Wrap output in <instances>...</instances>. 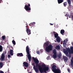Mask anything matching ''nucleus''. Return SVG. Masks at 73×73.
Listing matches in <instances>:
<instances>
[{
    "label": "nucleus",
    "instance_id": "nucleus-33",
    "mask_svg": "<svg viewBox=\"0 0 73 73\" xmlns=\"http://www.w3.org/2000/svg\"><path fill=\"white\" fill-rule=\"evenodd\" d=\"M65 16H66V17H69V15L68 14H66L65 15Z\"/></svg>",
    "mask_w": 73,
    "mask_h": 73
},
{
    "label": "nucleus",
    "instance_id": "nucleus-25",
    "mask_svg": "<svg viewBox=\"0 0 73 73\" xmlns=\"http://www.w3.org/2000/svg\"><path fill=\"white\" fill-rule=\"evenodd\" d=\"M53 57L54 58H57V54H54L53 55Z\"/></svg>",
    "mask_w": 73,
    "mask_h": 73
},
{
    "label": "nucleus",
    "instance_id": "nucleus-6",
    "mask_svg": "<svg viewBox=\"0 0 73 73\" xmlns=\"http://www.w3.org/2000/svg\"><path fill=\"white\" fill-rule=\"evenodd\" d=\"M5 54H6V52L5 51L4 52V53L3 52L1 57L0 60L2 61H3L4 59V57H5Z\"/></svg>",
    "mask_w": 73,
    "mask_h": 73
},
{
    "label": "nucleus",
    "instance_id": "nucleus-31",
    "mask_svg": "<svg viewBox=\"0 0 73 73\" xmlns=\"http://www.w3.org/2000/svg\"><path fill=\"white\" fill-rule=\"evenodd\" d=\"M61 54H59L58 55V57L59 58H61Z\"/></svg>",
    "mask_w": 73,
    "mask_h": 73
},
{
    "label": "nucleus",
    "instance_id": "nucleus-23",
    "mask_svg": "<svg viewBox=\"0 0 73 73\" xmlns=\"http://www.w3.org/2000/svg\"><path fill=\"white\" fill-rule=\"evenodd\" d=\"M55 48L56 49H58V50L60 49V46L59 45L56 46L55 47Z\"/></svg>",
    "mask_w": 73,
    "mask_h": 73
},
{
    "label": "nucleus",
    "instance_id": "nucleus-1",
    "mask_svg": "<svg viewBox=\"0 0 73 73\" xmlns=\"http://www.w3.org/2000/svg\"><path fill=\"white\" fill-rule=\"evenodd\" d=\"M39 70L41 73H46V71H48L49 69V67L46 66L45 64H42L41 65L38 66Z\"/></svg>",
    "mask_w": 73,
    "mask_h": 73
},
{
    "label": "nucleus",
    "instance_id": "nucleus-21",
    "mask_svg": "<svg viewBox=\"0 0 73 73\" xmlns=\"http://www.w3.org/2000/svg\"><path fill=\"white\" fill-rule=\"evenodd\" d=\"M3 46L1 45H0V52H1L3 51Z\"/></svg>",
    "mask_w": 73,
    "mask_h": 73
},
{
    "label": "nucleus",
    "instance_id": "nucleus-49",
    "mask_svg": "<svg viewBox=\"0 0 73 73\" xmlns=\"http://www.w3.org/2000/svg\"><path fill=\"white\" fill-rule=\"evenodd\" d=\"M29 73H31V72H29Z\"/></svg>",
    "mask_w": 73,
    "mask_h": 73
},
{
    "label": "nucleus",
    "instance_id": "nucleus-27",
    "mask_svg": "<svg viewBox=\"0 0 73 73\" xmlns=\"http://www.w3.org/2000/svg\"><path fill=\"white\" fill-rule=\"evenodd\" d=\"M65 54H66V55L67 57H69V55L68 54V52H67V51H66V52H64Z\"/></svg>",
    "mask_w": 73,
    "mask_h": 73
},
{
    "label": "nucleus",
    "instance_id": "nucleus-53",
    "mask_svg": "<svg viewBox=\"0 0 73 73\" xmlns=\"http://www.w3.org/2000/svg\"><path fill=\"white\" fill-rule=\"evenodd\" d=\"M8 70L9 71V70Z\"/></svg>",
    "mask_w": 73,
    "mask_h": 73
},
{
    "label": "nucleus",
    "instance_id": "nucleus-17",
    "mask_svg": "<svg viewBox=\"0 0 73 73\" xmlns=\"http://www.w3.org/2000/svg\"><path fill=\"white\" fill-rule=\"evenodd\" d=\"M35 22L32 23H30L29 24V25L30 26H33V27L34 26V25H35Z\"/></svg>",
    "mask_w": 73,
    "mask_h": 73
},
{
    "label": "nucleus",
    "instance_id": "nucleus-48",
    "mask_svg": "<svg viewBox=\"0 0 73 73\" xmlns=\"http://www.w3.org/2000/svg\"><path fill=\"white\" fill-rule=\"evenodd\" d=\"M69 18H70V16H69Z\"/></svg>",
    "mask_w": 73,
    "mask_h": 73
},
{
    "label": "nucleus",
    "instance_id": "nucleus-44",
    "mask_svg": "<svg viewBox=\"0 0 73 73\" xmlns=\"http://www.w3.org/2000/svg\"><path fill=\"white\" fill-rule=\"evenodd\" d=\"M68 57H69V58H70V57H71V55H69Z\"/></svg>",
    "mask_w": 73,
    "mask_h": 73
},
{
    "label": "nucleus",
    "instance_id": "nucleus-24",
    "mask_svg": "<svg viewBox=\"0 0 73 73\" xmlns=\"http://www.w3.org/2000/svg\"><path fill=\"white\" fill-rule=\"evenodd\" d=\"M68 4V3H67V2H64L63 3V5L65 7H66V5Z\"/></svg>",
    "mask_w": 73,
    "mask_h": 73
},
{
    "label": "nucleus",
    "instance_id": "nucleus-47",
    "mask_svg": "<svg viewBox=\"0 0 73 73\" xmlns=\"http://www.w3.org/2000/svg\"><path fill=\"white\" fill-rule=\"evenodd\" d=\"M27 69V68H25V69Z\"/></svg>",
    "mask_w": 73,
    "mask_h": 73
},
{
    "label": "nucleus",
    "instance_id": "nucleus-45",
    "mask_svg": "<svg viewBox=\"0 0 73 73\" xmlns=\"http://www.w3.org/2000/svg\"><path fill=\"white\" fill-rule=\"evenodd\" d=\"M37 72H38V70H37Z\"/></svg>",
    "mask_w": 73,
    "mask_h": 73
},
{
    "label": "nucleus",
    "instance_id": "nucleus-18",
    "mask_svg": "<svg viewBox=\"0 0 73 73\" xmlns=\"http://www.w3.org/2000/svg\"><path fill=\"white\" fill-rule=\"evenodd\" d=\"M17 56H20V57H22L23 56V54L22 53H19L17 54Z\"/></svg>",
    "mask_w": 73,
    "mask_h": 73
},
{
    "label": "nucleus",
    "instance_id": "nucleus-42",
    "mask_svg": "<svg viewBox=\"0 0 73 73\" xmlns=\"http://www.w3.org/2000/svg\"><path fill=\"white\" fill-rule=\"evenodd\" d=\"M3 3V1H0V3Z\"/></svg>",
    "mask_w": 73,
    "mask_h": 73
},
{
    "label": "nucleus",
    "instance_id": "nucleus-20",
    "mask_svg": "<svg viewBox=\"0 0 73 73\" xmlns=\"http://www.w3.org/2000/svg\"><path fill=\"white\" fill-rule=\"evenodd\" d=\"M64 33H65V31H64V29L61 30L60 31V33L62 35H63V34H64Z\"/></svg>",
    "mask_w": 73,
    "mask_h": 73
},
{
    "label": "nucleus",
    "instance_id": "nucleus-7",
    "mask_svg": "<svg viewBox=\"0 0 73 73\" xmlns=\"http://www.w3.org/2000/svg\"><path fill=\"white\" fill-rule=\"evenodd\" d=\"M66 52H69L70 54H71V50L70 49V48L69 47H68V48H66V51H64V53H66Z\"/></svg>",
    "mask_w": 73,
    "mask_h": 73
},
{
    "label": "nucleus",
    "instance_id": "nucleus-30",
    "mask_svg": "<svg viewBox=\"0 0 73 73\" xmlns=\"http://www.w3.org/2000/svg\"><path fill=\"white\" fill-rule=\"evenodd\" d=\"M2 37L3 40H5V39L6 38V37H5V36H2Z\"/></svg>",
    "mask_w": 73,
    "mask_h": 73
},
{
    "label": "nucleus",
    "instance_id": "nucleus-19",
    "mask_svg": "<svg viewBox=\"0 0 73 73\" xmlns=\"http://www.w3.org/2000/svg\"><path fill=\"white\" fill-rule=\"evenodd\" d=\"M58 4L62 3V2H64L63 0H58Z\"/></svg>",
    "mask_w": 73,
    "mask_h": 73
},
{
    "label": "nucleus",
    "instance_id": "nucleus-34",
    "mask_svg": "<svg viewBox=\"0 0 73 73\" xmlns=\"http://www.w3.org/2000/svg\"><path fill=\"white\" fill-rule=\"evenodd\" d=\"M63 44H66V41L65 40H64V41H63Z\"/></svg>",
    "mask_w": 73,
    "mask_h": 73
},
{
    "label": "nucleus",
    "instance_id": "nucleus-28",
    "mask_svg": "<svg viewBox=\"0 0 73 73\" xmlns=\"http://www.w3.org/2000/svg\"><path fill=\"white\" fill-rule=\"evenodd\" d=\"M12 42L13 44V45H16V42H15V41L14 40H12Z\"/></svg>",
    "mask_w": 73,
    "mask_h": 73
},
{
    "label": "nucleus",
    "instance_id": "nucleus-16",
    "mask_svg": "<svg viewBox=\"0 0 73 73\" xmlns=\"http://www.w3.org/2000/svg\"><path fill=\"white\" fill-rule=\"evenodd\" d=\"M13 50L11 49L10 50L9 54L11 55V56H13Z\"/></svg>",
    "mask_w": 73,
    "mask_h": 73
},
{
    "label": "nucleus",
    "instance_id": "nucleus-41",
    "mask_svg": "<svg viewBox=\"0 0 73 73\" xmlns=\"http://www.w3.org/2000/svg\"><path fill=\"white\" fill-rule=\"evenodd\" d=\"M50 25H53V24L52 23H50Z\"/></svg>",
    "mask_w": 73,
    "mask_h": 73
},
{
    "label": "nucleus",
    "instance_id": "nucleus-2",
    "mask_svg": "<svg viewBox=\"0 0 73 73\" xmlns=\"http://www.w3.org/2000/svg\"><path fill=\"white\" fill-rule=\"evenodd\" d=\"M45 45L46 46L45 49V51L46 52H49L50 50H52L53 49V46L50 44L49 45V43H47L45 44Z\"/></svg>",
    "mask_w": 73,
    "mask_h": 73
},
{
    "label": "nucleus",
    "instance_id": "nucleus-52",
    "mask_svg": "<svg viewBox=\"0 0 73 73\" xmlns=\"http://www.w3.org/2000/svg\"><path fill=\"white\" fill-rule=\"evenodd\" d=\"M8 70L9 71V70Z\"/></svg>",
    "mask_w": 73,
    "mask_h": 73
},
{
    "label": "nucleus",
    "instance_id": "nucleus-4",
    "mask_svg": "<svg viewBox=\"0 0 73 73\" xmlns=\"http://www.w3.org/2000/svg\"><path fill=\"white\" fill-rule=\"evenodd\" d=\"M25 5L24 7V9H25L27 12H30L31 11H30L31 10V8L30 7V6H31L30 4L29 3L28 5H27L28 3H27V2H26L25 3Z\"/></svg>",
    "mask_w": 73,
    "mask_h": 73
},
{
    "label": "nucleus",
    "instance_id": "nucleus-51",
    "mask_svg": "<svg viewBox=\"0 0 73 73\" xmlns=\"http://www.w3.org/2000/svg\"><path fill=\"white\" fill-rule=\"evenodd\" d=\"M26 27H27V26H26Z\"/></svg>",
    "mask_w": 73,
    "mask_h": 73
},
{
    "label": "nucleus",
    "instance_id": "nucleus-14",
    "mask_svg": "<svg viewBox=\"0 0 73 73\" xmlns=\"http://www.w3.org/2000/svg\"><path fill=\"white\" fill-rule=\"evenodd\" d=\"M70 62H71V66L72 68H73V56L72 58V59L70 60Z\"/></svg>",
    "mask_w": 73,
    "mask_h": 73
},
{
    "label": "nucleus",
    "instance_id": "nucleus-37",
    "mask_svg": "<svg viewBox=\"0 0 73 73\" xmlns=\"http://www.w3.org/2000/svg\"><path fill=\"white\" fill-rule=\"evenodd\" d=\"M8 58H10V57H11V55H8Z\"/></svg>",
    "mask_w": 73,
    "mask_h": 73
},
{
    "label": "nucleus",
    "instance_id": "nucleus-22",
    "mask_svg": "<svg viewBox=\"0 0 73 73\" xmlns=\"http://www.w3.org/2000/svg\"><path fill=\"white\" fill-rule=\"evenodd\" d=\"M3 66V64L1 62H0V68H2Z\"/></svg>",
    "mask_w": 73,
    "mask_h": 73
},
{
    "label": "nucleus",
    "instance_id": "nucleus-43",
    "mask_svg": "<svg viewBox=\"0 0 73 73\" xmlns=\"http://www.w3.org/2000/svg\"><path fill=\"white\" fill-rule=\"evenodd\" d=\"M66 40L67 42H68V39L66 38Z\"/></svg>",
    "mask_w": 73,
    "mask_h": 73
},
{
    "label": "nucleus",
    "instance_id": "nucleus-40",
    "mask_svg": "<svg viewBox=\"0 0 73 73\" xmlns=\"http://www.w3.org/2000/svg\"><path fill=\"white\" fill-rule=\"evenodd\" d=\"M40 51L41 52H44V50H43L42 49Z\"/></svg>",
    "mask_w": 73,
    "mask_h": 73
},
{
    "label": "nucleus",
    "instance_id": "nucleus-50",
    "mask_svg": "<svg viewBox=\"0 0 73 73\" xmlns=\"http://www.w3.org/2000/svg\"><path fill=\"white\" fill-rule=\"evenodd\" d=\"M24 41H25V39H24Z\"/></svg>",
    "mask_w": 73,
    "mask_h": 73
},
{
    "label": "nucleus",
    "instance_id": "nucleus-39",
    "mask_svg": "<svg viewBox=\"0 0 73 73\" xmlns=\"http://www.w3.org/2000/svg\"><path fill=\"white\" fill-rule=\"evenodd\" d=\"M0 73H4V72H3V71H1V70L0 71Z\"/></svg>",
    "mask_w": 73,
    "mask_h": 73
},
{
    "label": "nucleus",
    "instance_id": "nucleus-36",
    "mask_svg": "<svg viewBox=\"0 0 73 73\" xmlns=\"http://www.w3.org/2000/svg\"><path fill=\"white\" fill-rule=\"evenodd\" d=\"M37 53L38 54H40V52L38 51H37Z\"/></svg>",
    "mask_w": 73,
    "mask_h": 73
},
{
    "label": "nucleus",
    "instance_id": "nucleus-15",
    "mask_svg": "<svg viewBox=\"0 0 73 73\" xmlns=\"http://www.w3.org/2000/svg\"><path fill=\"white\" fill-rule=\"evenodd\" d=\"M63 59H64L65 62H67L68 61V58L66 56H64Z\"/></svg>",
    "mask_w": 73,
    "mask_h": 73
},
{
    "label": "nucleus",
    "instance_id": "nucleus-32",
    "mask_svg": "<svg viewBox=\"0 0 73 73\" xmlns=\"http://www.w3.org/2000/svg\"><path fill=\"white\" fill-rule=\"evenodd\" d=\"M63 46L64 47V48H66V43H65L64 44H63Z\"/></svg>",
    "mask_w": 73,
    "mask_h": 73
},
{
    "label": "nucleus",
    "instance_id": "nucleus-26",
    "mask_svg": "<svg viewBox=\"0 0 73 73\" xmlns=\"http://www.w3.org/2000/svg\"><path fill=\"white\" fill-rule=\"evenodd\" d=\"M67 2L69 4V6H70V0H67Z\"/></svg>",
    "mask_w": 73,
    "mask_h": 73
},
{
    "label": "nucleus",
    "instance_id": "nucleus-9",
    "mask_svg": "<svg viewBox=\"0 0 73 73\" xmlns=\"http://www.w3.org/2000/svg\"><path fill=\"white\" fill-rule=\"evenodd\" d=\"M54 73H61V71L60 69H59L58 68H57V69L54 71Z\"/></svg>",
    "mask_w": 73,
    "mask_h": 73
},
{
    "label": "nucleus",
    "instance_id": "nucleus-54",
    "mask_svg": "<svg viewBox=\"0 0 73 73\" xmlns=\"http://www.w3.org/2000/svg\"><path fill=\"white\" fill-rule=\"evenodd\" d=\"M8 70L9 71V70Z\"/></svg>",
    "mask_w": 73,
    "mask_h": 73
},
{
    "label": "nucleus",
    "instance_id": "nucleus-38",
    "mask_svg": "<svg viewBox=\"0 0 73 73\" xmlns=\"http://www.w3.org/2000/svg\"><path fill=\"white\" fill-rule=\"evenodd\" d=\"M67 71L69 73H70V69H69V68L67 69Z\"/></svg>",
    "mask_w": 73,
    "mask_h": 73
},
{
    "label": "nucleus",
    "instance_id": "nucleus-35",
    "mask_svg": "<svg viewBox=\"0 0 73 73\" xmlns=\"http://www.w3.org/2000/svg\"><path fill=\"white\" fill-rule=\"evenodd\" d=\"M39 63V61L38 60V59H37V64Z\"/></svg>",
    "mask_w": 73,
    "mask_h": 73
},
{
    "label": "nucleus",
    "instance_id": "nucleus-13",
    "mask_svg": "<svg viewBox=\"0 0 73 73\" xmlns=\"http://www.w3.org/2000/svg\"><path fill=\"white\" fill-rule=\"evenodd\" d=\"M56 40L58 42H60L61 41V39H60V38L59 36H58V37L56 38Z\"/></svg>",
    "mask_w": 73,
    "mask_h": 73
},
{
    "label": "nucleus",
    "instance_id": "nucleus-29",
    "mask_svg": "<svg viewBox=\"0 0 73 73\" xmlns=\"http://www.w3.org/2000/svg\"><path fill=\"white\" fill-rule=\"evenodd\" d=\"M53 53H54V54H57L56 50H53Z\"/></svg>",
    "mask_w": 73,
    "mask_h": 73
},
{
    "label": "nucleus",
    "instance_id": "nucleus-5",
    "mask_svg": "<svg viewBox=\"0 0 73 73\" xmlns=\"http://www.w3.org/2000/svg\"><path fill=\"white\" fill-rule=\"evenodd\" d=\"M26 52L27 54L28 59L30 62L31 60V54L29 53V48L28 46H27L26 48Z\"/></svg>",
    "mask_w": 73,
    "mask_h": 73
},
{
    "label": "nucleus",
    "instance_id": "nucleus-3",
    "mask_svg": "<svg viewBox=\"0 0 73 73\" xmlns=\"http://www.w3.org/2000/svg\"><path fill=\"white\" fill-rule=\"evenodd\" d=\"M33 60L34 62L32 64L33 65V68L36 72L37 73V58H35V57H33Z\"/></svg>",
    "mask_w": 73,
    "mask_h": 73
},
{
    "label": "nucleus",
    "instance_id": "nucleus-46",
    "mask_svg": "<svg viewBox=\"0 0 73 73\" xmlns=\"http://www.w3.org/2000/svg\"><path fill=\"white\" fill-rule=\"evenodd\" d=\"M67 19H68V17H67Z\"/></svg>",
    "mask_w": 73,
    "mask_h": 73
},
{
    "label": "nucleus",
    "instance_id": "nucleus-11",
    "mask_svg": "<svg viewBox=\"0 0 73 73\" xmlns=\"http://www.w3.org/2000/svg\"><path fill=\"white\" fill-rule=\"evenodd\" d=\"M23 64L25 67H26V68H28V66H29V64H28V63L25 62L23 63Z\"/></svg>",
    "mask_w": 73,
    "mask_h": 73
},
{
    "label": "nucleus",
    "instance_id": "nucleus-10",
    "mask_svg": "<svg viewBox=\"0 0 73 73\" xmlns=\"http://www.w3.org/2000/svg\"><path fill=\"white\" fill-rule=\"evenodd\" d=\"M53 33L54 35L55 38H57V37H59V36H58V33L55 32V31H53Z\"/></svg>",
    "mask_w": 73,
    "mask_h": 73
},
{
    "label": "nucleus",
    "instance_id": "nucleus-8",
    "mask_svg": "<svg viewBox=\"0 0 73 73\" xmlns=\"http://www.w3.org/2000/svg\"><path fill=\"white\" fill-rule=\"evenodd\" d=\"M58 68V67H57L55 65H53L52 67V71H53V72H54V71H55Z\"/></svg>",
    "mask_w": 73,
    "mask_h": 73
},
{
    "label": "nucleus",
    "instance_id": "nucleus-12",
    "mask_svg": "<svg viewBox=\"0 0 73 73\" xmlns=\"http://www.w3.org/2000/svg\"><path fill=\"white\" fill-rule=\"evenodd\" d=\"M26 32L27 33V34H28V35H31V31L29 28L27 29Z\"/></svg>",
    "mask_w": 73,
    "mask_h": 73
}]
</instances>
